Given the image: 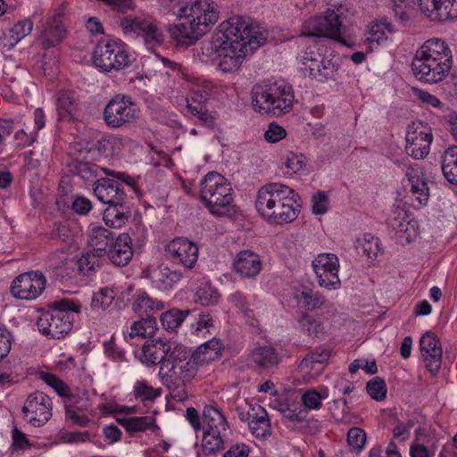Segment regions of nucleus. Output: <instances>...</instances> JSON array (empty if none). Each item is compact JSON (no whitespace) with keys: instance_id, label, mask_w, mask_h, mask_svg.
I'll return each instance as SVG.
<instances>
[{"instance_id":"obj_1","label":"nucleus","mask_w":457,"mask_h":457,"mask_svg":"<svg viewBox=\"0 0 457 457\" xmlns=\"http://www.w3.org/2000/svg\"><path fill=\"white\" fill-rule=\"evenodd\" d=\"M100 145V142H72L69 148L67 168L69 172L85 181H93L101 171L120 180L102 178L94 186L96 198L108 204L103 213L105 224L119 228L130 218V209L126 204L125 185L133 187L135 179L124 172L99 167L96 162L102 157Z\"/></svg>"},{"instance_id":"obj_2","label":"nucleus","mask_w":457,"mask_h":457,"mask_svg":"<svg viewBox=\"0 0 457 457\" xmlns=\"http://www.w3.org/2000/svg\"><path fill=\"white\" fill-rule=\"evenodd\" d=\"M342 20L340 14L328 9L323 15L306 20L302 28V37L307 38L305 47L296 59L301 71L320 82L335 79L339 63L338 59L328 52L325 42L327 37L343 42Z\"/></svg>"},{"instance_id":"obj_3","label":"nucleus","mask_w":457,"mask_h":457,"mask_svg":"<svg viewBox=\"0 0 457 457\" xmlns=\"http://www.w3.org/2000/svg\"><path fill=\"white\" fill-rule=\"evenodd\" d=\"M141 361L148 366L161 364L162 382L170 396L183 402L187 398V385L196 375L190 349L170 340H146L141 349Z\"/></svg>"},{"instance_id":"obj_4","label":"nucleus","mask_w":457,"mask_h":457,"mask_svg":"<svg viewBox=\"0 0 457 457\" xmlns=\"http://www.w3.org/2000/svg\"><path fill=\"white\" fill-rule=\"evenodd\" d=\"M173 12L178 22L170 25L168 31L178 44L185 46L195 44L219 19L215 6L207 0L179 3L173 6Z\"/></svg>"},{"instance_id":"obj_5","label":"nucleus","mask_w":457,"mask_h":457,"mask_svg":"<svg viewBox=\"0 0 457 457\" xmlns=\"http://www.w3.org/2000/svg\"><path fill=\"white\" fill-rule=\"evenodd\" d=\"M299 199L298 194L291 187L280 183H269L259 189L255 208L269 224H287L298 217Z\"/></svg>"},{"instance_id":"obj_6","label":"nucleus","mask_w":457,"mask_h":457,"mask_svg":"<svg viewBox=\"0 0 457 457\" xmlns=\"http://www.w3.org/2000/svg\"><path fill=\"white\" fill-rule=\"evenodd\" d=\"M453 65V54L447 43L440 38L428 39L412 59L411 70L420 81L434 84L445 79Z\"/></svg>"},{"instance_id":"obj_7","label":"nucleus","mask_w":457,"mask_h":457,"mask_svg":"<svg viewBox=\"0 0 457 457\" xmlns=\"http://www.w3.org/2000/svg\"><path fill=\"white\" fill-rule=\"evenodd\" d=\"M266 36L260 31L259 28L248 18V29L237 33L228 40L227 45L223 46L218 61V67L223 72H232L237 71L245 55L264 45Z\"/></svg>"},{"instance_id":"obj_8","label":"nucleus","mask_w":457,"mask_h":457,"mask_svg":"<svg viewBox=\"0 0 457 457\" xmlns=\"http://www.w3.org/2000/svg\"><path fill=\"white\" fill-rule=\"evenodd\" d=\"M252 100L259 112L280 116L292 110L295 94L288 83L277 80L255 85L252 89Z\"/></svg>"},{"instance_id":"obj_9","label":"nucleus","mask_w":457,"mask_h":457,"mask_svg":"<svg viewBox=\"0 0 457 457\" xmlns=\"http://www.w3.org/2000/svg\"><path fill=\"white\" fill-rule=\"evenodd\" d=\"M80 307L79 303L70 299L54 301L51 310L38 317V330L50 338L63 337L72 329L74 315L80 312Z\"/></svg>"},{"instance_id":"obj_10","label":"nucleus","mask_w":457,"mask_h":457,"mask_svg":"<svg viewBox=\"0 0 457 457\" xmlns=\"http://www.w3.org/2000/svg\"><path fill=\"white\" fill-rule=\"evenodd\" d=\"M203 420L202 447L204 453L213 454L224 450L232 433L224 414L214 405H205L203 411Z\"/></svg>"},{"instance_id":"obj_11","label":"nucleus","mask_w":457,"mask_h":457,"mask_svg":"<svg viewBox=\"0 0 457 457\" xmlns=\"http://www.w3.org/2000/svg\"><path fill=\"white\" fill-rule=\"evenodd\" d=\"M200 198L212 214L220 216L233 203V189L223 176L211 171L200 182Z\"/></svg>"},{"instance_id":"obj_12","label":"nucleus","mask_w":457,"mask_h":457,"mask_svg":"<svg viewBox=\"0 0 457 457\" xmlns=\"http://www.w3.org/2000/svg\"><path fill=\"white\" fill-rule=\"evenodd\" d=\"M248 29V18L235 16L221 22L212 39L204 40L201 44V60L202 62H216L223 51V46L227 45L231 37L237 33L245 31Z\"/></svg>"},{"instance_id":"obj_13","label":"nucleus","mask_w":457,"mask_h":457,"mask_svg":"<svg viewBox=\"0 0 457 457\" xmlns=\"http://www.w3.org/2000/svg\"><path fill=\"white\" fill-rule=\"evenodd\" d=\"M94 64L104 72L120 71L132 62L127 46L120 39H110L97 44L93 54Z\"/></svg>"},{"instance_id":"obj_14","label":"nucleus","mask_w":457,"mask_h":457,"mask_svg":"<svg viewBox=\"0 0 457 457\" xmlns=\"http://www.w3.org/2000/svg\"><path fill=\"white\" fill-rule=\"evenodd\" d=\"M120 25L124 35L130 38L142 37L148 48L162 44L164 36L158 22L152 17L127 15L120 19Z\"/></svg>"},{"instance_id":"obj_15","label":"nucleus","mask_w":457,"mask_h":457,"mask_svg":"<svg viewBox=\"0 0 457 457\" xmlns=\"http://www.w3.org/2000/svg\"><path fill=\"white\" fill-rule=\"evenodd\" d=\"M140 108L127 95L114 96L104 109V120L112 129L129 126L140 118Z\"/></svg>"},{"instance_id":"obj_16","label":"nucleus","mask_w":457,"mask_h":457,"mask_svg":"<svg viewBox=\"0 0 457 457\" xmlns=\"http://www.w3.org/2000/svg\"><path fill=\"white\" fill-rule=\"evenodd\" d=\"M46 285V278L41 271L24 272L12 280L10 293L16 299L32 301L43 293Z\"/></svg>"},{"instance_id":"obj_17","label":"nucleus","mask_w":457,"mask_h":457,"mask_svg":"<svg viewBox=\"0 0 457 457\" xmlns=\"http://www.w3.org/2000/svg\"><path fill=\"white\" fill-rule=\"evenodd\" d=\"M53 403L43 392L30 394L22 407L24 420L35 428L44 426L52 417Z\"/></svg>"},{"instance_id":"obj_18","label":"nucleus","mask_w":457,"mask_h":457,"mask_svg":"<svg viewBox=\"0 0 457 457\" xmlns=\"http://www.w3.org/2000/svg\"><path fill=\"white\" fill-rule=\"evenodd\" d=\"M433 140L431 129L425 123L412 122L406 133V154L414 159H422L429 153Z\"/></svg>"},{"instance_id":"obj_19","label":"nucleus","mask_w":457,"mask_h":457,"mask_svg":"<svg viewBox=\"0 0 457 457\" xmlns=\"http://www.w3.org/2000/svg\"><path fill=\"white\" fill-rule=\"evenodd\" d=\"M312 266L318 278L320 287L328 290L340 287L338 277L339 260L334 253L318 254L312 261Z\"/></svg>"},{"instance_id":"obj_20","label":"nucleus","mask_w":457,"mask_h":457,"mask_svg":"<svg viewBox=\"0 0 457 457\" xmlns=\"http://www.w3.org/2000/svg\"><path fill=\"white\" fill-rule=\"evenodd\" d=\"M166 252L174 263L183 265L187 269L194 268L198 259L196 244L185 237L171 240L167 245Z\"/></svg>"},{"instance_id":"obj_21","label":"nucleus","mask_w":457,"mask_h":457,"mask_svg":"<svg viewBox=\"0 0 457 457\" xmlns=\"http://www.w3.org/2000/svg\"><path fill=\"white\" fill-rule=\"evenodd\" d=\"M65 36L64 7L61 6L46 21L41 33V42L45 48L54 47L62 41Z\"/></svg>"},{"instance_id":"obj_22","label":"nucleus","mask_w":457,"mask_h":457,"mask_svg":"<svg viewBox=\"0 0 457 457\" xmlns=\"http://www.w3.org/2000/svg\"><path fill=\"white\" fill-rule=\"evenodd\" d=\"M238 417L241 421H247L253 436L258 438L270 435V423L266 410L259 404L248 406L247 411H240Z\"/></svg>"},{"instance_id":"obj_23","label":"nucleus","mask_w":457,"mask_h":457,"mask_svg":"<svg viewBox=\"0 0 457 457\" xmlns=\"http://www.w3.org/2000/svg\"><path fill=\"white\" fill-rule=\"evenodd\" d=\"M405 175L410 184V193L417 204L415 207H421L428 204L429 199V188L423 169L418 164L407 167Z\"/></svg>"},{"instance_id":"obj_24","label":"nucleus","mask_w":457,"mask_h":457,"mask_svg":"<svg viewBox=\"0 0 457 457\" xmlns=\"http://www.w3.org/2000/svg\"><path fill=\"white\" fill-rule=\"evenodd\" d=\"M422 12L430 20L444 21L457 17V0H418Z\"/></svg>"},{"instance_id":"obj_25","label":"nucleus","mask_w":457,"mask_h":457,"mask_svg":"<svg viewBox=\"0 0 457 457\" xmlns=\"http://www.w3.org/2000/svg\"><path fill=\"white\" fill-rule=\"evenodd\" d=\"M420 351L428 370L435 374L442 364V348L437 337L432 332H427L420 340Z\"/></svg>"},{"instance_id":"obj_26","label":"nucleus","mask_w":457,"mask_h":457,"mask_svg":"<svg viewBox=\"0 0 457 457\" xmlns=\"http://www.w3.org/2000/svg\"><path fill=\"white\" fill-rule=\"evenodd\" d=\"M105 254H107L111 262L115 266H126L133 256L130 236L128 233L120 234L116 237Z\"/></svg>"},{"instance_id":"obj_27","label":"nucleus","mask_w":457,"mask_h":457,"mask_svg":"<svg viewBox=\"0 0 457 457\" xmlns=\"http://www.w3.org/2000/svg\"><path fill=\"white\" fill-rule=\"evenodd\" d=\"M279 361V354L271 345H258L250 352L248 356L249 365L260 370L276 367Z\"/></svg>"},{"instance_id":"obj_28","label":"nucleus","mask_w":457,"mask_h":457,"mask_svg":"<svg viewBox=\"0 0 457 457\" xmlns=\"http://www.w3.org/2000/svg\"><path fill=\"white\" fill-rule=\"evenodd\" d=\"M237 273L245 278H255L262 270V262L256 253L250 250L240 251L233 262Z\"/></svg>"},{"instance_id":"obj_29","label":"nucleus","mask_w":457,"mask_h":457,"mask_svg":"<svg viewBox=\"0 0 457 457\" xmlns=\"http://www.w3.org/2000/svg\"><path fill=\"white\" fill-rule=\"evenodd\" d=\"M273 406L290 422L302 423L307 420L308 411L302 403L295 399L285 397L275 400Z\"/></svg>"},{"instance_id":"obj_30","label":"nucleus","mask_w":457,"mask_h":457,"mask_svg":"<svg viewBox=\"0 0 457 457\" xmlns=\"http://www.w3.org/2000/svg\"><path fill=\"white\" fill-rule=\"evenodd\" d=\"M115 238L112 231L102 226L91 225L88 228L87 243L97 256L105 254Z\"/></svg>"},{"instance_id":"obj_31","label":"nucleus","mask_w":457,"mask_h":457,"mask_svg":"<svg viewBox=\"0 0 457 457\" xmlns=\"http://www.w3.org/2000/svg\"><path fill=\"white\" fill-rule=\"evenodd\" d=\"M182 276L180 271L162 265L151 270L148 275L153 287L161 291L172 289L180 281Z\"/></svg>"},{"instance_id":"obj_32","label":"nucleus","mask_w":457,"mask_h":457,"mask_svg":"<svg viewBox=\"0 0 457 457\" xmlns=\"http://www.w3.org/2000/svg\"><path fill=\"white\" fill-rule=\"evenodd\" d=\"M394 213L390 226L401 238L410 243L419 234L418 223L414 220H408L406 212L402 209H396Z\"/></svg>"},{"instance_id":"obj_33","label":"nucleus","mask_w":457,"mask_h":457,"mask_svg":"<svg viewBox=\"0 0 457 457\" xmlns=\"http://www.w3.org/2000/svg\"><path fill=\"white\" fill-rule=\"evenodd\" d=\"M163 308L162 301L150 297L145 292L137 293L132 303V310L145 318H155L154 315Z\"/></svg>"},{"instance_id":"obj_34","label":"nucleus","mask_w":457,"mask_h":457,"mask_svg":"<svg viewBox=\"0 0 457 457\" xmlns=\"http://www.w3.org/2000/svg\"><path fill=\"white\" fill-rule=\"evenodd\" d=\"M222 344L220 339L212 338L202 344L194 353L190 351V358L194 360L195 368L197 364L208 363L220 358Z\"/></svg>"},{"instance_id":"obj_35","label":"nucleus","mask_w":457,"mask_h":457,"mask_svg":"<svg viewBox=\"0 0 457 457\" xmlns=\"http://www.w3.org/2000/svg\"><path fill=\"white\" fill-rule=\"evenodd\" d=\"M79 100L72 91H61L57 95L56 108L59 120L71 121L77 114Z\"/></svg>"},{"instance_id":"obj_36","label":"nucleus","mask_w":457,"mask_h":457,"mask_svg":"<svg viewBox=\"0 0 457 457\" xmlns=\"http://www.w3.org/2000/svg\"><path fill=\"white\" fill-rule=\"evenodd\" d=\"M330 357V352L328 350L316 349L310 352L300 362L299 368L302 371H313L318 374L323 369V364Z\"/></svg>"},{"instance_id":"obj_37","label":"nucleus","mask_w":457,"mask_h":457,"mask_svg":"<svg viewBox=\"0 0 457 457\" xmlns=\"http://www.w3.org/2000/svg\"><path fill=\"white\" fill-rule=\"evenodd\" d=\"M157 329V323L155 318L141 317L139 320L134 321L130 326L129 337L130 339L139 337H152Z\"/></svg>"},{"instance_id":"obj_38","label":"nucleus","mask_w":457,"mask_h":457,"mask_svg":"<svg viewBox=\"0 0 457 457\" xmlns=\"http://www.w3.org/2000/svg\"><path fill=\"white\" fill-rule=\"evenodd\" d=\"M187 108L188 112L197 118L201 124L207 128H213L216 121V117L212 112H210L206 108V104L200 101L195 103L186 98Z\"/></svg>"},{"instance_id":"obj_39","label":"nucleus","mask_w":457,"mask_h":457,"mask_svg":"<svg viewBox=\"0 0 457 457\" xmlns=\"http://www.w3.org/2000/svg\"><path fill=\"white\" fill-rule=\"evenodd\" d=\"M294 298L296 300L298 305L311 310L318 309L325 303V299L322 295L308 287L296 290L294 294Z\"/></svg>"},{"instance_id":"obj_40","label":"nucleus","mask_w":457,"mask_h":457,"mask_svg":"<svg viewBox=\"0 0 457 457\" xmlns=\"http://www.w3.org/2000/svg\"><path fill=\"white\" fill-rule=\"evenodd\" d=\"M441 169L445 178L450 183L457 185V147H452L445 151Z\"/></svg>"},{"instance_id":"obj_41","label":"nucleus","mask_w":457,"mask_h":457,"mask_svg":"<svg viewBox=\"0 0 457 457\" xmlns=\"http://www.w3.org/2000/svg\"><path fill=\"white\" fill-rule=\"evenodd\" d=\"M379 239L370 233L363 234L356 241V249L359 253L370 259H375L380 251Z\"/></svg>"},{"instance_id":"obj_42","label":"nucleus","mask_w":457,"mask_h":457,"mask_svg":"<svg viewBox=\"0 0 457 457\" xmlns=\"http://www.w3.org/2000/svg\"><path fill=\"white\" fill-rule=\"evenodd\" d=\"M328 396V391L326 387H322L320 391L307 389L302 394L300 403L309 412L310 410H320L322 406V401Z\"/></svg>"},{"instance_id":"obj_43","label":"nucleus","mask_w":457,"mask_h":457,"mask_svg":"<svg viewBox=\"0 0 457 457\" xmlns=\"http://www.w3.org/2000/svg\"><path fill=\"white\" fill-rule=\"evenodd\" d=\"M117 420L129 433L144 432L153 427L155 421L151 416L122 418Z\"/></svg>"},{"instance_id":"obj_44","label":"nucleus","mask_w":457,"mask_h":457,"mask_svg":"<svg viewBox=\"0 0 457 457\" xmlns=\"http://www.w3.org/2000/svg\"><path fill=\"white\" fill-rule=\"evenodd\" d=\"M117 295V291L112 287L101 288L92 296L90 307L95 312L104 311L111 306Z\"/></svg>"},{"instance_id":"obj_45","label":"nucleus","mask_w":457,"mask_h":457,"mask_svg":"<svg viewBox=\"0 0 457 457\" xmlns=\"http://www.w3.org/2000/svg\"><path fill=\"white\" fill-rule=\"evenodd\" d=\"M300 328L304 330L308 336L320 338L324 334V327L321 321L318 320L308 313L302 312L297 318Z\"/></svg>"},{"instance_id":"obj_46","label":"nucleus","mask_w":457,"mask_h":457,"mask_svg":"<svg viewBox=\"0 0 457 457\" xmlns=\"http://www.w3.org/2000/svg\"><path fill=\"white\" fill-rule=\"evenodd\" d=\"M189 313L190 311L188 310L178 309H171L165 312L161 315L162 327L168 331H174L182 324Z\"/></svg>"},{"instance_id":"obj_47","label":"nucleus","mask_w":457,"mask_h":457,"mask_svg":"<svg viewBox=\"0 0 457 457\" xmlns=\"http://www.w3.org/2000/svg\"><path fill=\"white\" fill-rule=\"evenodd\" d=\"M214 90V86L210 81H202L201 83L196 84L194 87L189 91L187 99L195 103V101H200L202 103L206 104L207 101L212 96Z\"/></svg>"},{"instance_id":"obj_48","label":"nucleus","mask_w":457,"mask_h":457,"mask_svg":"<svg viewBox=\"0 0 457 457\" xmlns=\"http://www.w3.org/2000/svg\"><path fill=\"white\" fill-rule=\"evenodd\" d=\"M195 297L197 303L207 306L215 304L220 298V294L215 287H212L209 283H205L197 289Z\"/></svg>"},{"instance_id":"obj_49","label":"nucleus","mask_w":457,"mask_h":457,"mask_svg":"<svg viewBox=\"0 0 457 457\" xmlns=\"http://www.w3.org/2000/svg\"><path fill=\"white\" fill-rule=\"evenodd\" d=\"M135 397L142 402L154 401L162 394V388H154L146 381H137L134 386Z\"/></svg>"},{"instance_id":"obj_50","label":"nucleus","mask_w":457,"mask_h":457,"mask_svg":"<svg viewBox=\"0 0 457 457\" xmlns=\"http://www.w3.org/2000/svg\"><path fill=\"white\" fill-rule=\"evenodd\" d=\"M367 393L369 395L376 400L382 401L386 396V385L384 379L379 377L373 378L366 385Z\"/></svg>"},{"instance_id":"obj_51","label":"nucleus","mask_w":457,"mask_h":457,"mask_svg":"<svg viewBox=\"0 0 457 457\" xmlns=\"http://www.w3.org/2000/svg\"><path fill=\"white\" fill-rule=\"evenodd\" d=\"M386 29L392 32V29L387 23H375L373 24L368 33L367 41L370 44H376L379 46L387 39Z\"/></svg>"},{"instance_id":"obj_52","label":"nucleus","mask_w":457,"mask_h":457,"mask_svg":"<svg viewBox=\"0 0 457 457\" xmlns=\"http://www.w3.org/2000/svg\"><path fill=\"white\" fill-rule=\"evenodd\" d=\"M33 29V22L30 19L18 21L10 30L11 39L17 44L22 38L29 35Z\"/></svg>"},{"instance_id":"obj_53","label":"nucleus","mask_w":457,"mask_h":457,"mask_svg":"<svg viewBox=\"0 0 457 457\" xmlns=\"http://www.w3.org/2000/svg\"><path fill=\"white\" fill-rule=\"evenodd\" d=\"M97 254L95 253L91 254L90 253H87L81 255V257L77 261V266L79 271L83 275H89L95 271L96 267L98 266V258Z\"/></svg>"},{"instance_id":"obj_54","label":"nucleus","mask_w":457,"mask_h":457,"mask_svg":"<svg viewBox=\"0 0 457 457\" xmlns=\"http://www.w3.org/2000/svg\"><path fill=\"white\" fill-rule=\"evenodd\" d=\"M347 442L353 449L361 450L366 443V433L360 428H351L347 433Z\"/></svg>"},{"instance_id":"obj_55","label":"nucleus","mask_w":457,"mask_h":457,"mask_svg":"<svg viewBox=\"0 0 457 457\" xmlns=\"http://www.w3.org/2000/svg\"><path fill=\"white\" fill-rule=\"evenodd\" d=\"M12 444L11 447L12 452H24L32 446L27 436L17 428L12 429Z\"/></svg>"},{"instance_id":"obj_56","label":"nucleus","mask_w":457,"mask_h":457,"mask_svg":"<svg viewBox=\"0 0 457 457\" xmlns=\"http://www.w3.org/2000/svg\"><path fill=\"white\" fill-rule=\"evenodd\" d=\"M52 237L54 239H59L65 244H70L73 241L74 235L70 228L69 223L64 221L56 223L54 225V230L52 232Z\"/></svg>"},{"instance_id":"obj_57","label":"nucleus","mask_w":457,"mask_h":457,"mask_svg":"<svg viewBox=\"0 0 457 457\" xmlns=\"http://www.w3.org/2000/svg\"><path fill=\"white\" fill-rule=\"evenodd\" d=\"M348 404L349 399L346 397H342L338 400H334L333 406L331 407L334 418L342 422H348Z\"/></svg>"},{"instance_id":"obj_58","label":"nucleus","mask_w":457,"mask_h":457,"mask_svg":"<svg viewBox=\"0 0 457 457\" xmlns=\"http://www.w3.org/2000/svg\"><path fill=\"white\" fill-rule=\"evenodd\" d=\"M312 212L317 215L324 214L328 212L329 200L325 192L319 191L312 197Z\"/></svg>"},{"instance_id":"obj_59","label":"nucleus","mask_w":457,"mask_h":457,"mask_svg":"<svg viewBox=\"0 0 457 457\" xmlns=\"http://www.w3.org/2000/svg\"><path fill=\"white\" fill-rule=\"evenodd\" d=\"M286 136L287 132L285 129L275 122H271L269 125L268 129L264 134L265 139L270 143H277Z\"/></svg>"},{"instance_id":"obj_60","label":"nucleus","mask_w":457,"mask_h":457,"mask_svg":"<svg viewBox=\"0 0 457 457\" xmlns=\"http://www.w3.org/2000/svg\"><path fill=\"white\" fill-rule=\"evenodd\" d=\"M435 453V445H432L430 447H428L423 444L415 442L411 445L410 448L411 457H433Z\"/></svg>"},{"instance_id":"obj_61","label":"nucleus","mask_w":457,"mask_h":457,"mask_svg":"<svg viewBox=\"0 0 457 457\" xmlns=\"http://www.w3.org/2000/svg\"><path fill=\"white\" fill-rule=\"evenodd\" d=\"M72 403H66L65 410L67 417L71 420L75 424H78L81 427L87 426L89 422V419L78 410H75L72 405Z\"/></svg>"},{"instance_id":"obj_62","label":"nucleus","mask_w":457,"mask_h":457,"mask_svg":"<svg viewBox=\"0 0 457 457\" xmlns=\"http://www.w3.org/2000/svg\"><path fill=\"white\" fill-rule=\"evenodd\" d=\"M71 209L78 214L86 215L91 211L92 203L84 196H77L71 204Z\"/></svg>"},{"instance_id":"obj_63","label":"nucleus","mask_w":457,"mask_h":457,"mask_svg":"<svg viewBox=\"0 0 457 457\" xmlns=\"http://www.w3.org/2000/svg\"><path fill=\"white\" fill-rule=\"evenodd\" d=\"M250 449L248 445L243 443L232 445L223 454L222 457H248Z\"/></svg>"},{"instance_id":"obj_64","label":"nucleus","mask_w":457,"mask_h":457,"mask_svg":"<svg viewBox=\"0 0 457 457\" xmlns=\"http://www.w3.org/2000/svg\"><path fill=\"white\" fill-rule=\"evenodd\" d=\"M285 164L288 170L296 173L303 168L304 157L303 155L291 153L287 155Z\"/></svg>"}]
</instances>
